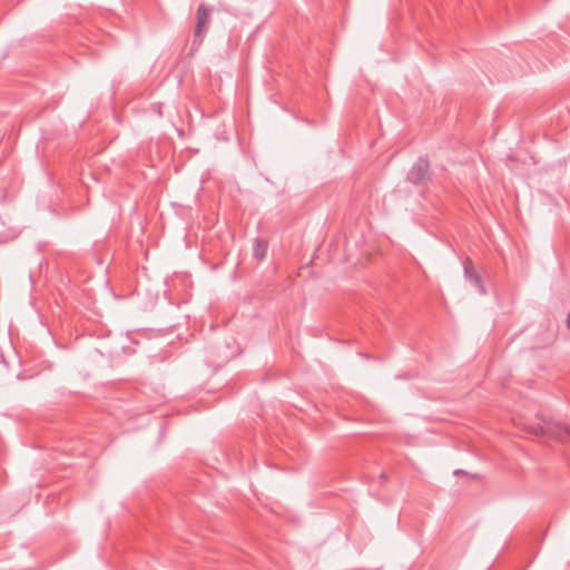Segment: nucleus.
<instances>
[{"label":"nucleus","instance_id":"obj_1","mask_svg":"<svg viewBox=\"0 0 570 570\" xmlns=\"http://www.w3.org/2000/svg\"><path fill=\"white\" fill-rule=\"evenodd\" d=\"M210 18V9L205 4L199 6L197 10V24H196V36H202L206 29Z\"/></svg>","mask_w":570,"mask_h":570},{"label":"nucleus","instance_id":"obj_2","mask_svg":"<svg viewBox=\"0 0 570 570\" xmlns=\"http://www.w3.org/2000/svg\"><path fill=\"white\" fill-rule=\"evenodd\" d=\"M429 175V164L425 160H420L410 171V177L413 181L419 183Z\"/></svg>","mask_w":570,"mask_h":570},{"label":"nucleus","instance_id":"obj_3","mask_svg":"<svg viewBox=\"0 0 570 570\" xmlns=\"http://www.w3.org/2000/svg\"><path fill=\"white\" fill-rule=\"evenodd\" d=\"M549 435L560 441H570V428L557 423L553 426H551Z\"/></svg>","mask_w":570,"mask_h":570},{"label":"nucleus","instance_id":"obj_4","mask_svg":"<svg viewBox=\"0 0 570 570\" xmlns=\"http://www.w3.org/2000/svg\"><path fill=\"white\" fill-rule=\"evenodd\" d=\"M267 243L262 239L255 240L253 245V255L257 261H263L267 255Z\"/></svg>","mask_w":570,"mask_h":570},{"label":"nucleus","instance_id":"obj_5","mask_svg":"<svg viewBox=\"0 0 570 570\" xmlns=\"http://www.w3.org/2000/svg\"><path fill=\"white\" fill-rule=\"evenodd\" d=\"M468 275L471 278V281L475 284V286L479 287L480 292L483 293V286L481 284L480 277L476 274H474V273H468Z\"/></svg>","mask_w":570,"mask_h":570}]
</instances>
